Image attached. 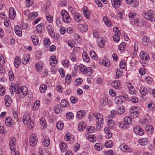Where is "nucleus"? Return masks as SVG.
Masks as SVG:
<instances>
[{"mask_svg": "<svg viewBox=\"0 0 155 155\" xmlns=\"http://www.w3.org/2000/svg\"><path fill=\"white\" fill-rule=\"evenodd\" d=\"M112 85L116 89L119 88V87L120 85V83L118 81H113V82L112 83Z\"/></svg>", "mask_w": 155, "mask_h": 155, "instance_id": "obj_36", "label": "nucleus"}, {"mask_svg": "<svg viewBox=\"0 0 155 155\" xmlns=\"http://www.w3.org/2000/svg\"><path fill=\"white\" fill-rule=\"evenodd\" d=\"M44 43L45 46L46 48H48L49 47L50 44V41L49 38H45L44 41Z\"/></svg>", "mask_w": 155, "mask_h": 155, "instance_id": "obj_32", "label": "nucleus"}, {"mask_svg": "<svg viewBox=\"0 0 155 155\" xmlns=\"http://www.w3.org/2000/svg\"><path fill=\"white\" fill-rule=\"evenodd\" d=\"M21 59L19 56H16L15 59L14 64L15 68L18 67L21 64Z\"/></svg>", "mask_w": 155, "mask_h": 155, "instance_id": "obj_12", "label": "nucleus"}, {"mask_svg": "<svg viewBox=\"0 0 155 155\" xmlns=\"http://www.w3.org/2000/svg\"><path fill=\"white\" fill-rule=\"evenodd\" d=\"M105 145L107 148L111 147L113 146L112 142L111 141H108L105 143Z\"/></svg>", "mask_w": 155, "mask_h": 155, "instance_id": "obj_60", "label": "nucleus"}, {"mask_svg": "<svg viewBox=\"0 0 155 155\" xmlns=\"http://www.w3.org/2000/svg\"><path fill=\"white\" fill-rule=\"evenodd\" d=\"M125 111V109L124 107L122 106L118 108L117 112L119 114H124Z\"/></svg>", "mask_w": 155, "mask_h": 155, "instance_id": "obj_38", "label": "nucleus"}, {"mask_svg": "<svg viewBox=\"0 0 155 155\" xmlns=\"http://www.w3.org/2000/svg\"><path fill=\"white\" fill-rule=\"evenodd\" d=\"M103 20L107 26L111 25V21L109 20L106 16H104L103 18Z\"/></svg>", "mask_w": 155, "mask_h": 155, "instance_id": "obj_49", "label": "nucleus"}, {"mask_svg": "<svg viewBox=\"0 0 155 155\" xmlns=\"http://www.w3.org/2000/svg\"><path fill=\"white\" fill-rule=\"evenodd\" d=\"M15 141L16 138L15 137H13L11 138L9 143V145L11 150L12 149V148H14V147L15 146Z\"/></svg>", "mask_w": 155, "mask_h": 155, "instance_id": "obj_19", "label": "nucleus"}, {"mask_svg": "<svg viewBox=\"0 0 155 155\" xmlns=\"http://www.w3.org/2000/svg\"><path fill=\"white\" fill-rule=\"evenodd\" d=\"M90 56L94 59L96 60L97 58V56L95 52L93 51H91L90 53Z\"/></svg>", "mask_w": 155, "mask_h": 155, "instance_id": "obj_50", "label": "nucleus"}, {"mask_svg": "<svg viewBox=\"0 0 155 155\" xmlns=\"http://www.w3.org/2000/svg\"><path fill=\"white\" fill-rule=\"evenodd\" d=\"M60 148L61 150L64 152L67 149V144L61 142L60 143Z\"/></svg>", "mask_w": 155, "mask_h": 155, "instance_id": "obj_18", "label": "nucleus"}, {"mask_svg": "<svg viewBox=\"0 0 155 155\" xmlns=\"http://www.w3.org/2000/svg\"><path fill=\"white\" fill-rule=\"evenodd\" d=\"M145 129L148 134H151L153 130V127L152 125H147L146 126Z\"/></svg>", "mask_w": 155, "mask_h": 155, "instance_id": "obj_23", "label": "nucleus"}, {"mask_svg": "<svg viewBox=\"0 0 155 155\" xmlns=\"http://www.w3.org/2000/svg\"><path fill=\"white\" fill-rule=\"evenodd\" d=\"M8 75L10 80L11 81H12L14 77L13 72L10 71L8 73Z\"/></svg>", "mask_w": 155, "mask_h": 155, "instance_id": "obj_59", "label": "nucleus"}, {"mask_svg": "<svg viewBox=\"0 0 155 155\" xmlns=\"http://www.w3.org/2000/svg\"><path fill=\"white\" fill-rule=\"evenodd\" d=\"M140 56L142 59L146 60H148L149 56L147 53L141 52L140 53Z\"/></svg>", "mask_w": 155, "mask_h": 155, "instance_id": "obj_16", "label": "nucleus"}, {"mask_svg": "<svg viewBox=\"0 0 155 155\" xmlns=\"http://www.w3.org/2000/svg\"><path fill=\"white\" fill-rule=\"evenodd\" d=\"M126 46V43L125 42H123L121 43L119 46V49L121 51H123L124 49L125 48Z\"/></svg>", "mask_w": 155, "mask_h": 155, "instance_id": "obj_48", "label": "nucleus"}, {"mask_svg": "<svg viewBox=\"0 0 155 155\" xmlns=\"http://www.w3.org/2000/svg\"><path fill=\"white\" fill-rule=\"evenodd\" d=\"M66 82L68 84H70L71 81V75L70 74H68L66 76L65 78Z\"/></svg>", "mask_w": 155, "mask_h": 155, "instance_id": "obj_37", "label": "nucleus"}, {"mask_svg": "<svg viewBox=\"0 0 155 155\" xmlns=\"http://www.w3.org/2000/svg\"><path fill=\"white\" fill-rule=\"evenodd\" d=\"M44 29L43 25L42 24H40L36 26V30L37 32L39 33H41L42 31Z\"/></svg>", "mask_w": 155, "mask_h": 155, "instance_id": "obj_25", "label": "nucleus"}, {"mask_svg": "<svg viewBox=\"0 0 155 155\" xmlns=\"http://www.w3.org/2000/svg\"><path fill=\"white\" fill-rule=\"evenodd\" d=\"M31 38L35 46L38 45V39L37 36L36 35H33L31 37Z\"/></svg>", "mask_w": 155, "mask_h": 155, "instance_id": "obj_26", "label": "nucleus"}, {"mask_svg": "<svg viewBox=\"0 0 155 155\" xmlns=\"http://www.w3.org/2000/svg\"><path fill=\"white\" fill-rule=\"evenodd\" d=\"M113 39L115 42H117L120 41V37L117 34H116L113 35Z\"/></svg>", "mask_w": 155, "mask_h": 155, "instance_id": "obj_42", "label": "nucleus"}, {"mask_svg": "<svg viewBox=\"0 0 155 155\" xmlns=\"http://www.w3.org/2000/svg\"><path fill=\"white\" fill-rule=\"evenodd\" d=\"M128 147L124 144H121L120 146V149L123 151L125 152L129 150Z\"/></svg>", "mask_w": 155, "mask_h": 155, "instance_id": "obj_33", "label": "nucleus"}, {"mask_svg": "<svg viewBox=\"0 0 155 155\" xmlns=\"http://www.w3.org/2000/svg\"><path fill=\"white\" fill-rule=\"evenodd\" d=\"M15 33L17 35L19 36H21L22 35L21 29L19 26H17L15 27Z\"/></svg>", "mask_w": 155, "mask_h": 155, "instance_id": "obj_27", "label": "nucleus"}, {"mask_svg": "<svg viewBox=\"0 0 155 155\" xmlns=\"http://www.w3.org/2000/svg\"><path fill=\"white\" fill-rule=\"evenodd\" d=\"M105 45V42L104 40L100 39L98 42V46L101 48H104Z\"/></svg>", "mask_w": 155, "mask_h": 155, "instance_id": "obj_35", "label": "nucleus"}, {"mask_svg": "<svg viewBox=\"0 0 155 155\" xmlns=\"http://www.w3.org/2000/svg\"><path fill=\"white\" fill-rule=\"evenodd\" d=\"M70 101L72 103L75 104L77 102L78 99L76 97L72 96L71 97Z\"/></svg>", "mask_w": 155, "mask_h": 155, "instance_id": "obj_55", "label": "nucleus"}, {"mask_svg": "<svg viewBox=\"0 0 155 155\" xmlns=\"http://www.w3.org/2000/svg\"><path fill=\"white\" fill-rule=\"evenodd\" d=\"M5 104L6 106L8 107L10 105L12 102V99L8 95H6L5 97Z\"/></svg>", "mask_w": 155, "mask_h": 155, "instance_id": "obj_11", "label": "nucleus"}, {"mask_svg": "<svg viewBox=\"0 0 155 155\" xmlns=\"http://www.w3.org/2000/svg\"><path fill=\"white\" fill-rule=\"evenodd\" d=\"M16 16V13L15 12L14 8H10L9 11V16L11 19H14Z\"/></svg>", "mask_w": 155, "mask_h": 155, "instance_id": "obj_14", "label": "nucleus"}, {"mask_svg": "<svg viewBox=\"0 0 155 155\" xmlns=\"http://www.w3.org/2000/svg\"><path fill=\"white\" fill-rule=\"evenodd\" d=\"M107 101H108V100L106 99V98H103L101 101H100L101 104L102 106H104L106 104L107 102Z\"/></svg>", "mask_w": 155, "mask_h": 155, "instance_id": "obj_61", "label": "nucleus"}, {"mask_svg": "<svg viewBox=\"0 0 155 155\" xmlns=\"http://www.w3.org/2000/svg\"><path fill=\"white\" fill-rule=\"evenodd\" d=\"M61 13L62 16V19L63 21L66 23H69L71 21V18L69 14L65 10H62Z\"/></svg>", "mask_w": 155, "mask_h": 155, "instance_id": "obj_3", "label": "nucleus"}, {"mask_svg": "<svg viewBox=\"0 0 155 155\" xmlns=\"http://www.w3.org/2000/svg\"><path fill=\"white\" fill-rule=\"evenodd\" d=\"M136 109L137 107H134L130 110V115L133 118H137L139 114V112L134 110V109Z\"/></svg>", "mask_w": 155, "mask_h": 155, "instance_id": "obj_5", "label": "nucleus"}, {"mask_svg": "<svg viewBox=\"0 0 155 155\" xmlns=\"http://www.w3.org/2000/svg\"><path fill=\"white\" fill-rule=\"evenodd\" d=\"M16 87H15V84L13 83H12L10 86L9 89L10 92H11L12 94H14V92L16 90H17V89H16Z\"/></svg>", "mask_w": 155, "mask_h": 155, "instance_id": "obj_34", "label": "nucleus"}, {"mask_svg": "<svg viewBox=\"0 0 155 155\" xmlns=\"http://www.w3.org/2000/svg\"><path fill=\"white\" fill-rule=\"evenodd\" d=\"M29 140V143L31 146L35 147L37 143L36 136L35 134H32L31 135Z\"/></svg>", "mask_w": 155, "mask_h": 155, "instance_id": "obj_4", "label": "nucleus"}, {"mask_svg": "<svg viewBox=\"0 0 155 155\" xmlns=\"http://www.w3.org/2000/svg\"><path fill=\"white\" fill-rule=\"evenodd\" d=\"M92 73V68L91 67L87 68V69H86V74H87L88 76H90Z\"/></svg>", "mask_w": 155, "mask_h": 155, "instance_id": "obj_58", "label": "nucleus"}, {"mask_svg": "<svg viewBox=\"0 0 155 155\" xmlns=\"http://www.w3.org/2000/svg\"><path fill=\"white\" fill-rule=\"evenodd\" d=\"M139 22V20L137 18H134V19L132 20L131 21V22L132 24H137Z\"/></svg>", "mask_w": 155, "mask_h": 155, "instance_id": "obj_64", "label": "nucleus"}, {"mask_svg": "<svg viewBox=\"0 0 155 155\" xmlns=\"http://www.w3.org/2000/svg\"><path fill=\"white\" fill-rule=\"evenodd\" d=\"M50 140L48 137H46L44 139L42 143L44 146L45 147H48L50 144Z\"/></svg>", "mask_w": 155, "mask_h": 155, "instance_id": "obj_29", "label": "nucleus"}, {"mask_svg": "<svg viewBox=\"0 0 155 155\" xmlns=\"http://www.w3.org/2000/svg\"><path fill=\"white\" fill-rule=\"evenodd\" d=\"M5 93V89L2 85L0 84V95L1 96H3Z\"/></svg>", "mask_w": 155, "mask_h": 155, "instance_id": "obj_56", "label": "nucleus"}, {"mask_svg": "<svg viewBox=\"0 0 155 155\" xmlns=\"http://www.w3.org/2000/svg\"><path fill=\"white\" fill-rule=\"evenodd\" d=\"M70 58L71 60L74 62L75 61L77 60L76 56L74 52L71 53L70 56Z\"/></svg>", "mask_w": 155, "mask_h": 155, "instance_id": "obj_43", "label": "nucleus"}, {"mask_svg": "<svg viewBox=\"0 0 155 155\" xmlns=\"http://www.w3.org/2000/svg\"><path fill=\"white\" fill-rule=\"evenodd\" d=\"M95 117H96L97 120H100L101 123H99V120H96V123L98 126L100 127V126L101 124L104 123V120L102 117V115L100 114H97L95 115Z\"/></svg>", "mask_w": 155, "mask_h": 155, "instance_id": "obj_8", "label": "nucleus"}, {"mask_svg": "<svg viewBox=\"0 0 155 155\" xmlns=\"http://www.w3.org/2000/svg\"><path fill=\"white\" fill-rule=\"evenodd\" d=\"M128 124L125 122H122L119 123V126L121 128L125 129L127 127Z\"/></svg>", "mask_w": 155, "mask_h": 155, "instance_id": "obj_31", "label": "nucleus"}, {"mask_svg": "<svg viewBox=\"0 0 155 155\" xmlns=\"http://www.w3.org/2000/svg\"><path fill=\"white\" fill-rule=\"evenodd\" d=\"M79 68L81 73L83 74H86V69H87V67L85 66L83 64H81L79 66Z\"/></svg>", "mask_w": 155, "mask_h": 155, "instance_id": "obj_40", "label": "nucleus"}, {"mask_svg": "<svg viewBox=\"0 0 155 155\" xmlns=\"http://www.w3.org/2000/svg\"><path fill=\"white\" fill-rule=\"evenodd\" d=\"M40 123L44 127L46 128L47 127V122L45 119L44 118H41L40 120Z\"/></svg>", "mask_w": 155, "mask_h": 155, "instance_id": "obj_39", "label": "nucleus"}, {"mask_svg": "<svg viewBox=\"0 0 155 155\" xmlns=\"http://www.w3.org/2000/svg\"><path fill=\"white\" fill-rule=\"evenodd\" d=\"M23 122L25 124L27 125L28 129H31L34 126V123L28 114H25L22 119Z\"/></svg>", "mask_w": 155, "mask_h": 155, "instance_id": "obj_1", "label": "nucleus"}, {"mask_svg": "<svg viewBox=\"0 0 155 155\" xmlns=\"http://www.w3.org/2000/svg\"><path fill=\"white\" fill-rule=\"evenodd\" d=\"M124 122L128 124L131 123V119L129 117H126L124 118Z\"/></svg>", "mask_w": 155, "mask_h": 155, "instance_id": "obj_54", "label": "nucleus"}, {"mask_svg": "<svg viewBox=\"0 0 155 155\" xmlns=\"http://www.w3.org/2000/svg\"><path fill=\"white\" fill-rule=\"evenodd\" d=\"M78 27L80 30L81 32H86L88 29V26L85 24L79 25Z\"/></svg>", "mask_w": 155, "mask_h": 155, "instance_id": "obj_13", "label": "nucleus"}, {"mask_svg": "<svg viewBox=\"0 0 155 155\" xmlns=\"http://www.w3.org/2000/svg\"><path fill=\"white\" fill-rule=\"evenodd\" d=\"M88 140L91 142H94L96 139L94 135H92L88 137Z\"/></svg>", "mask_w": 155, "mask_h": 155, "instance_id": "obj_44", "label": "nucleus"}, {"mask_svg": "<svg viewBox=\"0 0 155 155\" xmlns=\"http://www.w3.org/2000/svg\"><path fill=\"white\" fill-rule=\"evenodd\" d=\"M82 57L84 60L86 62H89L90 59L85 51H84L82 53Z\"/></svg>", "mask_w": 155, "mask_h": 155, "instance_id": "obj_22", "label": "nucleus"}, {"mask_svg": "<svg viewBox=\"0 0 155 155\" xmlns=\"http://www.w3.org/2000/svg\"><path fill=\"white\" fill-rule=\"evenodd\" d=\"M85 112L84 110H81L78 111L77 113V117L79 119L82 118L85 115Z\"/></svg>", "mask_w": 155, "mask_h": 155, "instance_id": "obj_15", "label": "nucleus"}, {"mask_svg": "<svg viewBox=\"0 0 155 155\" xmlns=\"http://www.w3.org/2000/svg\"><path fill=\"white\" fill-rule=\"evenodd\" d=\"M27 88L25 86H22L20 88L17 87V90L16 91V93L19 94L20 97L24 98L27 93Z\"/></svg>", "mask_w": 155, "mask_h": 155, "instance_id": "obj_2", "label": "nucleus"}, {"mask_svg": "<svg viewBox=\"0 0 155 155\" xmlns=\"http://www.w3.org/2000/svg\"><path fill=\"white\" fill-rule=\"evenodd\" d=\"M43 66L40 64H36L35 65L36 69L38 71H41L42 68Z\"/></svg>", "mask_w": 155, "mask_h": 155, "instance_id": "obj_62", "label": "nucleus"}, {"mask_svg": "<svg viewBox=\"0 0 155 155\" xmlns=\"http://www.w3.org/2000/svg\"><path fill=\"white\" fill-rule=\"evenodd\" d=\"M74 19L77 23H79L82 21V16L79 13L75 12L74 14Z\"/></svg>", "mask_w": 155, "mask_h": 155, "instance_id": "obj_6", "label": "nucleus"}, {"mask_svg": "<svg viewBox=\"0 0 155 155\" xmlns=\"http://www.w3.org/2000/svg\"><path fill=\"white\" fill-rule=\"evenodd\" d=\"M134 130L136 134L139 135H142L143 134V130L139 126H135L134 128Z\"/></svg>", "mask_w": 155, "mask_h": 155, "instance_id": "obj_7", "label": "nucleus"}, {"mask_svg": "<svg viewBox=\"0 0 155 155\" xmlns=\"http://www.w3.org/2000/svg\"><path fill=\"white\" fill-rule=\"evenodd\" d=\"M150 40L148 37L145 36L142 39V44L144 46H147L148 45Z\"/></svg>", "mask_w": 155, "mask_h": 155, "instance_id": "obj_21", "label": "nucleus"}, {"mask_svg": "<svg viewBox=\"0 0 155 155\" xmlns=\"http://www.w3.org/2000/svg\"><path fill=\"white\" fill-rule=\"evenodd\" d=\"M30 57V55L29 54H28L26 55V57L27 58V59L26 60L25 58V57H24L22 59V63L24 64H27V63L28 62L29 60V58Z\"/></svg>", "mask_w": 155, "mask_h": 155, "instance_id": "obj_45", "label": "nucleus"}, {"mask_svg": "<svg viewBox=\"0 0 155 155\" xmlns=\"http://www.w3.org/2000/svg\"><path fill=\"white\" fill-rule=\"evenodd\" d=\"M88 133H92L94 132L95 130V128L93 127H88L87 130Z\"/></svg>", "mask_w": 155, "mask_h": 155, "instance_id": "obj_63", "label": "nucleus"}, {"mask_svg": "<svg viewBox=\"0 0 155 155\" xmlns=\"http://www.w3.org/2000/svg\"><path fill=\"white\" fill-rule=\"evenodd\" d=\"M61 105L62 107H68L69 106L70 104L66 100H62L61 102Z\"/></svg>", "mask_w": 155, "mask_h": 155, "instance_id": "obj_20", "label": "nucleus"}, {"mask_svg": "<svg viewBox=\"0 0 155 155\" xmlns=\"http://www.w3.org/2000/svg\"><path fill=\"white\" fill-rule=\"evenodd\" d=\"M56 127L58 129L62 130L64 127V124L63 122L59 121L56 124Z\"/></svg>", "mask_w": 155, "mask_h": 155, "instance_id": "obj_41", "label": "nucleus"}, {"mask_svg": "<svg viewBox=\"0 0 155 155\" xmlns=\"http://www.w3.org/2000/svg\"><path fill=\"white\" fill-rule=\"evenodd\" d=\"M83 123L82 122H81L78 124V129L79 130L82 131L85 130V126L83 125Z\"/></svg>", "mask_w": 155, "mask_h": 155, "instance_id": "obj_46", "label": "nucleus"}, {"mask_svg": "<svg viewBox=\"0 0 155 155\" xmlns=\"http://www.w3.org/2000/svg\"><path fill=\"white\" fill-rule=\"evenodd\" d=\"M139 91L140 93L143 96L146 95L148 93L147 89L144 87H140Z\"/></svg>", "mask_w": 155, "mask_h": 155, "instance_id": "obj_17", "label": "nucleus"}, {"mask_svg": "<svg viewBox=\"0 0 155 155\" xmlns=\"http://www.w3.org/2000/svg\"><path fill=\"white\" fill-rule=\"evenodd\" d=\"M47 28L49 34L51 36V38H55V35L53 27L50 25H49L47 26Z\"/></svg>", "mask_w": 155, "mask_h": 155, "instance_id": "obj_9", "label": "nucleus"}, {"mask_svg": "<svg viewBox=\"0 0 155 155\" xmlns=\"http://www.w3.org/2000/svg\"><path fill=\"white\" fill-rule=\"evenodd\" d=\"M38 14L37 12H33L30 13L28 16L29 20H33L35 17L38 16Z\"/></svg>", "mask_w": 155, "mask_h": 155, "instance_id": "obj_30", "label": "nucleus"}, {"mask_svg": "<svg viewBox=\"0 0 155 155\" xmlns=\"http://www.w3.org/2000/svg\"><path fill=\"white\" fill-rule=\"evenodd\" d=\"M66 117L68 119H72L73 118L74 114L71 112H69L66 114Z\"/></svg>", "mask_w": 155, "mask_h": 155, "instance_id": "obj_53", "label": "nucleus"}, {"mask_svg": "<svg viewBox=\"0 0 155 155\" xmlns=\"http://www.w3.org/2000/svg\"><path fill=\"white\" fill-rule=\"evenodd\" d=\"M94 148L97 151H100L102 149V146L100 143H96L94 146Z\"/></svg>", "mask_w": 155, "mask_h": 155, "instance_id": "obj_51", "label": "nucleus"}, {"mask_svg": "<svg viewBox=\"0 0 155 155\" xmlns=\"http://www.w3.org/2000/svg\"><path fill=\"white\" fill-rule=\"evenodd\" d=\"M112 4L115 8H118L121 3V0H112Z\"/></svg>", "mask_w": 155, "mask_h": 155, "instance_id": "obj_10", "label": "nucleus"}, {"mask_svg": "<svg viewBox=\"0 0 155 155\" xmlns=\"http://www.w3.org/2000/svg\"><path fill=\"white\" fill-rule=\"evenodd\" d=\"M107 125L111 128H113L114 125V122L112 120H109L107 121Z\"/></svg>", "mask_w": 155, "mask_h": 155, "instance_id": "obj_47", "label": "nucleus"}, {"mask_svg": "<svg viewBox=\"0 0 155 155\" xmlns=\"http://www.w3.org/2000/svg\"><path fill=\"white\" fill-rule=\"evenodd\" d=\"M54 111L56 113L59 114L62 111L61 107H59L58 105L56 106L55 107Z\"/></svg>", "mask_w": 155, "mask_h": 155, "instance_id": "obj_57", "label": "nucleus"}, {"mask_svg": "<svg viewBox=\"0 0 155 155\" xmlns=\"http://www.w3.org/2000/svg\"><path fill=\"white\" fill-rule=\"evenodd\" d=\"M139 143L142 146H144L147 144L148 142L147 139L142 138L138 141Z\"/></svg>", "mask_w": 155, "mask_h": 155, "instance_id": "obj_24", "label": "nucleus"}, {"mask_svg": "<svg viewBox=\"0 0 155 155\" xmlns=\"http://www.w3.org/2000/svg\"><path fill=\"white\" fill-rule=\"evenodd\" d=\"M47 88V86L46 85L42 84L40 87V90L42 93L44 92Z\"/></svg>", "mask_w": 155, "mask_h": 155, "instance_id": "obj_52", "label": "nucleus"}, {"mask_svg": "<svg viewBox=\"0 0 155 155\" xmlns=\"http://www.w3.org/2000/svg\"><path fill=\"white\" fill-rule=\"evenodd\" d=\"M5 123L6 125L9 127L12 126V119L10 117H8L6 118L5 121Z\"/></svg>", "mask_w": 155, "mask_h": 155, "instance_id": "obj_28", "label": "nucleus"}]
</instances>
